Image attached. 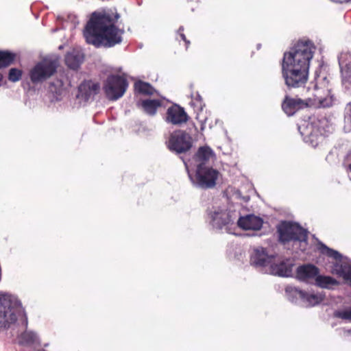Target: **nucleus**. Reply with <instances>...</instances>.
<instances>
[{
	"label": "nucleus",
	"mask_w": 351,
	"mask_h": 351,
	"mask_svg": "<svg viewBox=\"0 0 351 351\" xmlns=\"http://www.w3.org/2000/svg\"><path fill=\"white\" fill-rule=\"evenodd\" d=\"M22 75L21 70L16 68H12L9 71L8 79L10 81L16 82H18Z\"/></svg>",
	"instance_id": "obj_29"
},
{
	"label": "nucleus",
	"mask_w": 351,
	"mask_h": 351,
	"mask_svg": "<svg viewBox=\"0 0 351 351\" xmlns=\"http://www.w3.org/2000/svg\"><path fill=\"white\" fill-rule=\"evenodd\" d=\"M319 273V269L314 265L305 264L297 268L296 277L300 281L310 282L312 280H315Z\"/></svg>",
	"instance_id": "obj_16"
},
{
	"label": "nucleus",
	"mask_w": 351,
	"mask_h": 351,
	"mask_svg": "<svg viewBox=\"0 0 351 351\" xmlns=\"http://www.w3.org/2000/svg\"><path fill=\"white\" fill-rule=\"evenodd\" d=\"M338 61L343 78L351 81V53H341Z\"/></svg>",
	"instance_id": "obj_19"
},
{
	"label": "nucleus",
	"mask_w": 351,
	"mask_h": 351,
	"mask_svg": "<svg viewBox=\"0 0 351 351\" xmlns=\"http://www.w3.org/2000/svg\"><path fill=\"white\" fill-rule=\"evenodd\" d=\"M112 22V19L108 14L93 12L84 31L86 43L97 47H111L120 43L123 30Z\"/></svg>",
	"instance_id": "obj_2"
},
{
	"label": "nucleus",
	"mask_w": 351,
	"mask_h": 351,
	"mask_svg": "<svg viewBox=\"0 0 351 351\" xmlns=\"http://www.w3.org/2000/svg\"><path fill=\"white\" fill-rule=\"evenodd\" d=\"M3 79V75L1 74H0V82Z\"/></svg>",
	"instance_id": "obj_39"
},
{
	"label": "nucleus",
	"mask_w": 351,
	"mask_h": 351,
	"mask_svg": "<svg viewBox=\"0 0 351 351\" xmlns=\"http://www.w3.org/2000/svg\"><path fill=\"white\" fill-rule=\"evenodd\" d=\"M15 53L8 51H0V69L7 67L15 60Z\"/></svg>",
	"instance_id": "obj_26"
},
{
	"label": "nucleus",
	"mask_w": 351,
	"mask_h": 351,
	"mask_svg": "<svg viewBox=\"0 0 351 351\" xmlns=\"http://www.w3.org/2000/svg\"><path fill=\"white\" fill-rule=\"evenodd\" d=\"M64 82L60 79H56L51 82L49 85V90L56 95H60L63 88Z\"/></svg>",
	"instance_id": "obj_28"
},
{
	"label": "nucleus",
	"mask_w": 351,
	"mask_h": 351,
	"mask_svg": "<svg viewBox=\"0 0 351 351\" xmlns=\"http://www.w3.org/2000/svg\"><path fill=\"white\" fill-rule=\"evenodd\" d=\"M311 99H302L298 97H292L288 93L282 102V109L289 117L293 116L298 111L310 106Z\"/></svg>",
	"instance_id": "obj_10"
},
{
	"label": "nucleus",
	"mask_w": 351,
	"mask_h": 351,
	"mask_svg": "<svg viewBox=\"0 0 351 351\" xmlns=\"http://www.w3.org/2000/svg\"><path fill=\"white\" fill-rule=\"evenodd\" d=\"M346 332H347L348 333L351 335V328L349 329V330H346Z\"/></svg>",
	"instance_id": "obj_38"
},
{
	"label": "nucleus",
	"mask_w": 351,
	"mask_h": 351,
	"mask_svg": "<svg viewBox=\"0 0 351 351\" xmlns=\"http://www.w3.org/2000/svg\"><path fill=\"white\" fill-rule=\"evenodd\" d=\"M274 256L269 255L265 248H255L250 255V264L255 267H264L271 264Z\"/></svg>",
	"instance_id": "obj_12"
},
{
	"label": "nucleus",
	"mask_w": 351,
	"mask_h": 351,
	"mask_svg": "<svg viewBox=\"0 0 351 351\" xmlns=\"http://www.w3.org/2000/svg\"><path fill=\"white\" fill-rule=\"evenodd\" d=\"M220 176L218 170L212 166L202 167L195 169V175L193 183L195 186L202 189H213L216 186L217 180Z\"/></svg>",
	"instance_id": "obj_7"
},
{
	"label": "nucleus",
	"mask_w": 351,
	"mask_h": 351,
	"mask_svg": "<svg viewBox=\"0 0 351 351\" xmlns=\"http://www.w3.org/2000/svg\"><path fill=\"white\" fill-rule=\"evenodd\" d=\"M183 162H184V164H185V165H186V163L184 160H183Z\"/></svg>",
	"instance_id": "obj_40"
},
{
	"label": "nucleus",
	"mask_w": 351,
	"mask_h": 351,
	"mask_svg": "<svg viewBox=\"0 0 351 351\" xmlns=\"http://www.w3.org/2000/svg\"><path fill=\"white\" fill-rule=\"evenodd\" d=\"M166 119L173 125H181L189 120V116L182 107L173 104L167 109Z\"/></svg>",
	"instance_id": "obj_13"
},
{
	"label": "nucleus",
	"mask_w": 351,
	"mask_h": 351,
	"mask_svg": "<svg viewBox=\"0 0 351 351\" xmlns=\"http://www.w3.org/2000/svg\"><path fill=\"white\" fill-rule=\"evenodd\" d=\"M192 147L191 136L183 130H177L170 136L168 148L177 154L186 153Z\"/></svg>",
	"instance_id": "obj_8"
},
{
	"label": "nucleus",
	"mask_w": 351,
	"mask_h": 351,
	"mask_svg": "<svg viewBox=\"0 0 351 351\" xmlns=\"http://www.w3.org/2000/svg\"><path fill=\"white\" fill-rule=\"evenodd\" d=\"M58 61L44 59L38 62L29 71V78L34 84L43 83L56 73Z\"/></svg>",
	"instance_id": "obj_5"
},
{
	"label": "nucleus",
	"mask_w": 351,
	"mask_h": 351,
	"mask_svg": "<svg viewBox=\"0 0 351 351\" xmlns=\"http://www.w3.org/2000/svg\"><path fill=\"white\" fill-rule=\"evenodd\" d=\"M351 0H344L343 2L344 3H349L350 2ZM341 3H343V1H341Z\"/></svg>",
	"instance_id": "obj_37"
},
{
	"label": "nucleus",
	"mask_w": 351,
	"mask_h": 351,
	"mask_svg": "<svg viewBox=\"0 0 351 351\" xmlns=\"http://www.w3.org/2000/svg\"><path fill=\"white\" fill-rule=\"evenodd\" d=\"M314 49L310 40H299L289 51L284 53L282 76L287 86L286 91L291 92L305 87Z\"/></svg>",
	"instance_id": "obj_1"
},
{
	"label": "nucleus",
	"mask_w": 351,
	"mask_h": 351,
	"mask_svg": "<svg viewBox=\"0 0 351 351\" xmlns=\"http://www.w3.org/2000/svg\"><path fill=\"white\" fill-rule=\"evenodd\" d=\"M128 86L127 80L119 75H110L103 86L104 91L110 100L115 101L121 97Z\"/></svg>",
	"instance_id": "obj_6"
},
{
	"label": "nucleus",
	"mask_w": 351,
	"mask_h": 351,
	"mask_svg": "<svg viewBox=\"0 0 351 351\" xmlns=\"http://www.w3.org/2000/svg\"><path fill=\"white\" fill-rule=\"evenodd\" d=\"M134 88L139 93L145 95H153L156 93L155 88L149 83L141 80L135 82Z\"/></svg>",
	"instance_id": "obj_25"
},
{
	"label": "nucleus",
	"mask_w": 351,
	"mask_h": 351,
	"mask_svg": "<svg viewBox=\"0 0 351 351\" xmlns=\"http://www.w3.org/2000/svg\"><path fill=\"white\" fill-rule=\"evenodd\" d=\"M263 224V219L254 214H250L245 216H239L237 220V226L245 230H259L261 229Z\"/></svg>",
	"instance_id": "obj_14"
},
{
	"label": "nucleus",
	"mask_w": 351,
	"mask_h": 351,
	"mask_svg": "<svg viewBox=\"0 0 351 351\" xmlns=\"http://www.w3.org/2000/svg\"><path fill=\"white\" fill-rule=\"evenodd\" d=\"M280 243L286 244L289 242H298L300 250L304 252L308 245V232L299 223L282 221L277 226Z\"/></svg>",
	"instance_id": "obj_3"
},
{
	"label": "nucleus",
	"mask_w": 351,
	"mask_h": 351,
	"mask_svg": "<svg viewBox=\"0 0 351 351\" xmlns=\"http://www.w3.org/2000/svg\"><path fill=\"white\" fill-rule=\"evenodd\" d=\"M293 265V261L289 258L283 259L278 263H271V274L281 277L291 276Z\"/></svg>",
	"instance_id": "obj_15"
},
{
	"label": "nucleus",
	"mask_w": 351,
	"mask_h": 351,
	"mask_svg": "<svg viewBox=\"0 0 351 351\" xmlns=\"http://www.w3.org/2000/svg\"><path fill=\"white\" fill-rule=\"evenodd\" d=\"M347 170L351 172V163L348 165Z\"/></svg>",
	"instance_id": "obj_36"
},
{
	"label": "nucleus",
	"mask_w": 351,
	"mask_h": 351,
	"mask_svg": "<svg viewBox=\"0 0 351 351\" xmlns=\"http://www.w3.org/2000/svg\"><path fill=\"white\" fill-rule=\"evenodd\" d=\"M101 89L99 82L91 80L83 81L78 86L77 98L86 102L93 100Z\"/></svg>",
	"instance_id": "obj_11"
},
{
	"label": "nucleus",
	"mask_w": 351,
	"mask_h": 351,
	"mask_svg": "<svg viewBox=\"0 0 351 351\" xmlns=\"http://www.w3.org/2000/svg\"><path fill=\"white\" fill-rule=\"evenodd\" d=\"M339 284L338 281L331 276L317 275L315 278V285L324 289H330Z\"/></svg>",
	"instance_id": "obj_24"
},
{
	"label": "nucleus",
	"mask_w": 351,
	"mask_h": 351,
	"mask_svg": "<svg viewBox=\"0 0 351 351\" xmlns=\"http://www.w3.org/2000/svg\"><path fill=\"white\" fill-rule=\"evenodd\" d=\"M325 295L322 293H308L304 291V297L301 302L306 306H313L322 302Z\"/></svg>",
	"instance_id": "obj_20"
},
{
	"label": "nucleus",
	"mask_w": 351,
	"mask_h": 351,
	"mask_svg": "<svg viewBox=\"0 0 351 351\" xmlns=\"http://www.w3.org/2000/svg\"><path fill=\"white\" fill-rule=\"evenodd\" d=\"M335 317L345 320L351 321V309L344 311H337L335 312Z\"/></svg>",
	"instance_id": "obj_30"
},
{
	"label": "nucleus",
	"mask_w": 351,
	"mask_h": 351,
	"mask_svg": "<svg viewBox=\"0 0 351 351\" xmlns=\"http://www.w3.org/2000/svg\"><path fill=\"white\" fill-rule=\"evenodd\" d=\"M208 220L213 228L227 230L229 225L234 223L239 215L235 211H230L220 206H213L206 209Z\"/></svg>",
	"instance_id": "obj_4"
},
{
	"label": "nucleus",
	"mask_w": 351,
	"mask_h": 351,
	"mask_svg": "<svg viewBox=\"0 0 351 351\" xmlns=\"http://www.w3.org/2000/svg\"><path fill=\"white\" fill-rule=\"evenodd\" d=\"M285 293L288 300L293 303L301 302L302 297H304V291L292 286L286 287Z\"/></svg>",
	"instance_id": "obj_23"
},
{
	"label": "nucleus",
	"mask_w": 351,
	"mask_h": 351,
	"mask_svg": "<svg viewBox=\"0 0 351 351\" xmlns=\"http://www.w3.org/2000/svg\"><path fill=\"white\" fill-rule=\"evenodd\" d=\"M206 121V119H205L204 121H201V130H204V127H205L204 124H205Z\"/></svg>",
	"instance_id": "obj_34"
},
{
	"label": "nucleus",
	"mask_w": 351,
	"mask_h": 351,
	"mask_svg": "<svg viewBox=\"0 0 351 351\" xmlns=\"http://www.w3.org/2000/svg\"><path fill=\"white\" fill-rule=\"evenodd\" d=\"M137 105L141 106L143 110L149 115H154L157 108L161 106V102L158 99H145L138 101Z\"/></svg>",
	"instance_id": "obj_22"
},
{
	"label": "nucleus",
	"mask_w": 351,
	"mask_h": 351,
	"mask_svg": "<svg viewBox=\"0 0 351 351\" xmlns=\"http://www.w3.org/2000/svg\"><path fill=\"white\" fill-rule=\"evenodd\" d=\"M19 343L22 346H30L40 344V341L37 335L34 332L25 330L19 336Z\"/></svg>",
	"instance_id": "obj_21"
},
{
	"label": "nucleus",
	"mask_w": 351,
	"mask_h": 351,
	"mask_svg": "<svg viewBox=\"0 0 351 351\" xmlns=\"http://www.w3.org/2000/svg\"><path fill=\"white\" fill-rule=\"evenodd\" d=\"M319 124V121L317 118L310 117L298 126V130L304 141L313 143L317 140V137L322 134Z\"/></svg>",
	"instance_id": "obj_9"
},
{
	"label": "nucleus",
	"mask_w": 351,
	"mask_h": 351,
	"mask_svg": "<svg viewBox=\"0 0 351 351\" xmlns=\"http://www.w3.org/2000/svg\"><path fill=\"white\" fill-rule=\"evenodd\" d=\"M184 27L180 26L178 30V35L180 36L181 40H182L186 45V48H188L190 45V41L186 38L185 34L183 33Z\"/></svg>",
	"instance_id": "obj_31"
},
{
	"label": "nucleus",
	"mask_w": 351,
	"mask_h": 351,
	"mask_svg": "<svg viewBox=\"0 0 351 351\" xmlns=\"http://www.w3.org/2000/svg\"><path fill=\"white\" fill-rule=\"evenodd\" d=\"M243 199L245 202H247L250 199V197L249 196L243 197Z\"/></svg>",
	"instance_id": "obj_35"
},
{
	"label": "nucleus",
	"mask_w": 351,
	"mask_h": 351,
	"mask_svg": "<svg viewBox=\"0 0 351 351\" xmlns=\"http://www.w3.org/2000/svg\"><path fill=\"white\" fill-rule=\"evenodd\" d=\"M84 60V53L77 49H73L67 52L64 58L66 65L73 70H77Z\"/></svg>",
	"instance_id": "obj_18"
},
{
	"label": "nucleus",
	"mask_w": 351,
	"mask_h": 351,
	"mask_svg": "<svg viewBox=\"0 0 351 351\" xmlns=\"http://www.w3.org/2000/svg\"><path fill=\"white\" fill-rule=\"evenodd\" d=\"M195 100H196V101L199 103V108L202 110V98L201 95H199L198 93L196 95Z\"/></svg>",
	"instance_id": "obj_32"
},
{
	"label": "nucleus",
	"mask_w": 351,
	"mask_h": 351,
	"mask_svg": "<svg viewBox=\"0 0 351 351\" xmlns=\"http://www.w3.org/2000/svg\"><path fill=\"white\" fill-rule=\"evenodd\" d=\"M213 156L214 152L209 147H200L193 156L195 167L199 168V165L202 167L211 166L209 161Z\"/></svg>",
	"instance_id": "obj_17"
},
{
	"label": "nucleus",
	"mask_w": 351,
	"mask_h": 351,
	"mask_svg": "<svg viewBox=\"0 0 351 351\" xmlns=\"http://www.w3.org/2000/svg\"><path fill=\"white\" fill-rule=\"evenodd\" d=\"M343 130L346 132H351V101L348 103L344 108Z\"/></svg>",
	"instance_id": "obj_27"
},
{
	"label": "nucleus",
	"mask_w": 351,
	"mask_h": 351,
	"mask_svg": "<svg viewBox=\"0 0 351 351\" xmlns=\"http://www.w3.org/2000/svg\"><path fill=\"white\" fill-rule=\"evenodd\" d=\"M119 17H120V15L118 13H116V14L114 16V20L112 19V23L114 24V22L119 19Z\"/></svg>",
	"instance_id": "obj_33"
}]
</instances>
